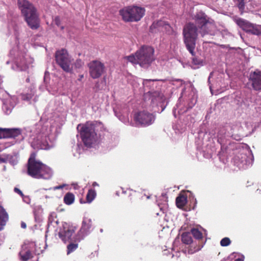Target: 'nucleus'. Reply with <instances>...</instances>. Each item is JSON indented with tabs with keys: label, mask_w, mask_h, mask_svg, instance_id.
<instances>
[{
	"label": "nucleus",
	"mask_w": 261,
	"mask_h": 261,
	"mask_svg": "<svg viewBox=\"0 0 261 261\" xmlns=\"http://www.w3.org/2000/svg\"><path fill=\"white\" fill-rule=\"evenodd\" d=\"M56 63L66 72H71L72 60L66 49L57 50L55 55Z\"/></svg>",
	"instance_id": "nucleus-7"
},
{
	"label": "nucleus",
	"mask_w": 261,
	"mask_h": 261,
	"mask_svg": "<svg viewBox=\"0 0 261 261\" xmlns=\"http://www.w3.org/2000/svg\"><path fill=\"white\" fill-rule=\"evenodd\" d=\"M87 66L90 75L93 79L100 77L106 70L105 64L99 60H93Z\"/></svg>",
	"instance_id": "nucleus-9"
},
{
	"label": "nucleus",
	"mask_w": 261,
	"mask_h": 261,
	"mask_svg": "<svg viewBox=\"0 0 261 261\" xmlns=\"http://www.w3.org/2000/svg\"><path fill=\"white\" fill-rule=\"evenodd\" d=\"M16 156L15 154L11 155L8 154H0V163L9 162L12 165H15Z\"/></svg>",
	"instance_id": "nucleus-17"
},
{
	"label": "nucleus",
	"mask_w": 261,
	"mask_h": 261,
	"mask_svg": "<svg viewBox=\"0 0 261 261\" xmlns=\"http://www.w3.org/2000/svg\"><path fill=\"white\" fill-rule=\"evenodd\" d=\"M195 54L194 56H192L193 57L192 58V64L196 65V66H201L202 65V60L197 57H195Z\"/></svg>",
	"instance_id": "nucleus-29"
},
{
	"label": "nucleus",
	"mask_w": 261,
	"mask_h": 261,
	"mask_svg": "<svg viewBox=\"0 0 261 261\" xmlns=\"http://www.w3.org/2000/svg\"><path fill=\"white\" fill-rule=\"evenodd\" d=\"M17 194H19L22 198L23 200L27 203H30L31 199L28 196H24L22 192L18 189H17Z\"/></svg>",
	"instance_id": "nucleus-32"
},
{
	"label": "nucleus",
	"mask_w": 261,
	"mask_h": 261,
	"mask_svg": "<svg viewBox=\"0 0 261 261\" xmlns=\"http://www.w3.org/2000/svg\"><path fill=\"white\" fill-rule=\"evenodd\" d=\"M21 227L23 229H25L27 228V224L24 222L22 221L21 222Z\"/></svg>",
	"instance_id": "nucleus-36"
},
{
	"label": "nucleus",
	"mask_w": 261,
	"mask_h": 261,
	"mask_svg": "<svg viewBox=\"0 0 261 261\" xmlns=\"http://www.w3.org/2000/svg\"><path fill=\"white\" fill-rule=\"evenodd\" d=\"M19 255L22 261H28L33 257V255L30 249L26 244L22 246L21 250L19 253Z\"/></svg>",
	"instance_id": "nucleus-13"
},
{
	"label": "nucleus",
	"mask_w": 261,
	"mask_h": 261,
	"mask_svg": "<svg viewBox=\"0 0 261 261\" xmlns=\"http://www.w3.org/2000/svg\"><path fill=\"white\" fill-rule=\"evenodd\" d=\"M76 227L67 223L62 225L59 232V237L64 243L71 241V237L75 232Z\"/></svg>",
	"instance_id": "nucleus-11"
},
{
	"label": "nucleus",
	"mask_w": 261,
	"mask_h": 261,
	"mask_svg": "<svg viewBox=\"0 0 261 261\" xmlns=\"http://www.w3.org/2000/svg\"><path fill=\"white\" fill-rule=\"evenodd\" d=\"M8 220V215L5 210L0 205V231L2 230Z\"/></svg>",
	"instance_id": "nucleus-18"
},
{
	"label": "nucleus",
	"mask_w": 261,
	"mask_h": 261,
	"mask_svg": "<svg viewBox=\"0 0 261 261\" xmlns=\"http://www.w3.org/2000/svg\"><path fill=\"white\" fill-rule=\"evenodd\" d=\"M92 186L93 187L98 186V184L96 182L94 181L92 184Z\"/></svg>",
	"instance_id": "nucleus-42"
},
{
	"label": "nucleus",
	"mask_w": 261,
	"mask_h": 261,
	"mask_svg": "<svg viewBox=\"0 0 261 261\" xmlns=\"http://www.w3.org/2000/svg\"><path fill=\"white\" fill-rule=\"evenodd\" d=\"M198 30L196 25L189 22L185 25L183 29L184 42L187 49L192 56H194L196 42L198 37Z\"/></svg>",
	"instance_id": "nucleus-5"
},
{
	"label": "nucleus",
	"mask_w": 261,
	"mask_h": 261,
	"mask_svg": "<svg viewBox=\"0 0 261 261\" xmlns=\"http://www.w3.org/2000/svg\"><path fill=\"white\" fill-rule=\"evenodd\" d=\"M22 98L23 100H29L30 99V97H29L28 95H22Z\"/></svg>",
	"instance_id": "nucleus-39"
},
{
	"label": "nucleus",
	"mask_w": 261,
	"mask_h": 261,
	"mask_svg": "<svg viewBox=\"0 0 261 261\" xmlns=\"http://www.w3.org/2000/svg\"><path fill=\"white\" fill-rule=\"evenodd\" d=\"M249 33L256 35H259L261 34L260 31L257 28L255 27L254 25L253 26Z\"/></svg>",
	"instance_id": "nucleus-33"
},
{
	"label": "nucleus",
	"mask_w": 261,
	"mask_h": 261,
	"mask_svg": "<svg viewBox=\"0 0 261 261\" xmlns=\"http://www.w3.org/2000/svg\"><path fill=\"white\" fill-rule=\"evenodd\" d=\"M75 197L73 193L70 192L67 193L64 197V202L67 205L72 204L74 201Z\"/></svg>",
	"instance_id": "nucleus-25"
},
{
	"label": "nucleus",
	"mask_w": 261,
	"mask_h": 261,
	"mask_svg": "<svg viewBox=\"0 0 261 261\" xmlns=\"http://www.w3.org/2000/svg\"><path fill=\"white\" fill-rule=\"evenodd\" d=\"M134 120L142 126H148L153 123L155 116L148 112L143 111L136 113Z\"/></svg>",
	"instance_id": "nucleus-10"
},
{
	"label": "nucleus",
	"mask_w": 261,
	"mask_h": 261,
	"mask_svg": "<svg viewBox=\"0 0 261 261\" xmlns=\"http://www.w3.org/2000/svg\"><path fill=\"white\" fill-rule=\"evenodd\" d=\"M83 76H83V75H81L80 76L81 79H82V78L83 77Z\"/></svg>",
	"instance_id": "nucleus-46"
},
{
	"label": "nucleus",
	"mask_w": 261,
	"mask_h": 261,
	"mask_svg": "<svg viewBox=\"0 0 261 261\" xmlns=\"http://www.w3.org/2000/svg\"><path fill=\"white\" fill-rule=\"evenodd\" d=\"M17 136L20 134V130L18 128L17 129Z\"/></svg>",
	"instance_id": "nucleus-43"
},
{
	"label": "nucleus",
	"mask_w": 261,
	"mask_h": 261,
	"mask_svg": "<svg viewBox=\"0 0 261 261\" xmlns=\"http://www.w3.org/2000/svg\"><path fill=\"white\" fill-rule=\"evenodd\" d=\"M154 49L148 46H143L135 54L124 58L133 64H139L142 67H147L154 60Z\"/></svg>",
	"instance_id": "nucleus-4"
},
{
	"label": "nucleus",
	"mask_w": 261,
	"mask_h": 261,
	"mask_svg": "<svg viewBox=\"0 0 261 261\" xmlns=\"http://www.w3.org/2000/svg\"><path fill=\"white\" fill-rule=\"evenodd\" d=\"M195 20L196 24L201 29H204L208 22L206 15L202 13H199L195 15Z\"/></svg>",
	"instance_id": "nucleus-15"
},
{
	"label": "nucleus",
	"mask_w": 261,
	"mask_h": 261,
	"mask_svg": "<svg viewBox=\"0 0 261 261\" xmlns=\"http://www.w3.org/2000/svg\"><path fill=\"white\" fill-rule=\"evenodd\" d=\"M181 237L182 242L185 244L190 245V246H191L193 243H195V242H193V241L190 232H183Z\"/></svg>",
	"instance_id": "nucleus-23"
},
{
	"label": "nucleus",
	"mask_w": 261,
	"mask_h": 261,
	"mask_svg": "<svg viewBox=\"0 0 261 261\" xmlns=\"http://www.w3.org/2000/svg\"><path fill=\"white\" fill-rule=\"evenodd\" d=\"M76 128L84 145L90 148L97 142L99 138L97 133L103 129V124L97 121H88L85 124H78Z\"/></svg>",
	"instance_id": "nucleus-1"
},
{
	"label": "nucleus",
	"mask_w": 261,
	"mask_h": 261,
	"mask_svg": "<svg viewBox=\"0 0 261 261\" xmlns=\"http://www.w3.org/2000/svg\"><path fill=\"white\" fill-rule=\"evenodd\" d=\"M190 232L194 238L198 242V243H197L196 241L195 243H193L188 248L187 251L188 254H192L199 251L203 247V236L202 233L196 228H192Z\"/></svg>",
	"instance_id": "nucleus-8"
},
{
	"label": "nucleus",
	"mask_w": 261,
	"mask_h": 261,
	"mask_svg": "<svg viewBox=\"0 0 261 261\" xmlns=\"http://www.w3.org/2000/svg\"><path fill=\"white\" fill-rule=\"evenodd\" d=\"M27 82H29V79H27Z\"/></svg>",
	"instance_id": "nucleus-47"
},
{
	"label": "nucleus",
	"mask_w": 261,
	"mask_h": 261,
	"mask_svg": "<svg viewBox=\"0 0 261 261\" xmlns=\"http://www.w3.org/2000/svg\"><path fill=\"white\" fill-rule=\"evenodd\" d=\"M244 256H242L241 258H238L234 260V261H244Z\"/></svg>",
	"instance_id": "nucleus-41"
},
{
	"label": "nucleus",
	"mask_w": 261,
	"mask_h": 261,
	"mask_svg": "<svg viewBox=\"0 0 261 261\" xmlns=\"http://www.w3.org/2000/svg\"><path fill=\"white\" fill-rule=\"evenodd\" d=\"M55 23L58 27L61 24V20L59 16H56L54 19Z\"/></svg>",
	"instance_id": "nucleus-35"
},
{
	"label": "nucleus",
	"mask_w": 261,
	"mask_h": 261,
	"mask_svg": "<svg viewBox=\"0 0 261 261\" xmlns=\"http://www.w3.org/2000/svg\"><path fill=\"white\" fill-rule=\"evenodd\" d=\"M231 243V241L229 238L225 237L223 238L220 241V245L221 246L226 247L229 245Z\"/></svg>",
	"instance_id": "nucleus-30"
},
{
	"label": "nucleus",
	"mask_w": 261,
	"mask_h": 261,
	"mask_svg": "<svg viewBox=\"0 0 261 261\" xmlns=\"http://www.w3.org/2000/svg\"><path fill=\"white\" fill-rule=\"evenodd\" d=\"M3 128L0 127V139L3 138Z\"/></svg>",
	"instance_id": "nucleus-40"
},
{
	"label": "nucleus",
	"mask_w": 261,
	"mask_h": 261,
	"mask_svg": "<svg viewBox=\"0 0 261 261\" xmlns=\"http://www.w3.org/2000/svg\"><path fill=\"white\" fill-rule=\"evenodd\" d=\"M78 247V244L76 243H71L67 245V253L69 254L74 251Z\"/></svg>",
	"instance_id": "nucleus-28"
},
{
	"label": "nucleus",
	"mask_w": 261,
	"mask_h": 261,
	"mask_svg": "<svg viewBox=\"0 0 261 261\" xmlns=\"http://www.w3.org/2000/svg\"><path fill=\"white\" fill-rule=\"evenodd\" d=\"M16 191H17L16 187H15L14 188V191L15 193H16Z\"/></svg>",
	"instance_id": "nucleus-44"
},
{
	"label": "nucleus",
	"mask_w": 261,
	"mask_h": 261,
	"mask_svg": "<svg viewBox=\"0 0 261 261\" xmlns=\"http://www.w3.org/2000/svg\"><path fill=\"white\" fill-rule=\"evenodd\" d=\"M17 5L28 26L32 30H37L40 20L34 6L27 0H17Z\"/></svg>",
	"instance_id": "nucleus-3"
},
{
	"label": "nucleus",
	"mask_w": 261,
	"mask_h": 261,
	"mask_svg": "<svg viewBox=\"0 0 261 261\" xmlns=\"http://www.w3.org/2000/svg\"><path fill=\"white\" fill-rule=\"evenodd\" d=\"M236 23L246 32L249 33L253 26L252 23L244 19L239 18L235 19Z\"/></svg>",
	"instance_id": "nucleus-14"
},
{
	"label": "nucleus",
	"mask_w": 261,
	"mask_h": 261,
	"mask_svg": "<svg viewBox=\"0 0 261 261\" xmlns=\"http://www.w3.org/2000/svg\"><path fill=\"white\" fill-rule=\"evenodd\" d=\"M96 193L93 189H89L86 195V201L88 203H91L95 198Z\"/></svg>",
	"instance_id": "nucleus-26"
},
{
	"label": "nucleus",
	"mask_w": 261,
	"mask_h": 261,
	"mask_svg": "<svg viewBox=\"0 0 261 261\" xmlns=\"http://www.w3.org/2000/svg\"><path fill=\"white\" fill-rule=\"evenodd\" d=\"M187 203V196L180 194L176 198V204L179 208H183Z\"/></svg>",
	"instance_id": "nucleus-20"
},
{
	"label": "nucleus",
	"mask_w": 261,
	"mask_h": 261,
	"mask_svg": "<svg viewBox=\"0 0 261 261\" xmlns=\"http://www.w3.org/2000/svg\"><path fill=\"white\" fill-rule=\"evenodd\" d=\"M64 27L63 26H62V27H61V29L62 30H63V29H64Z\"/></svg>",
	"instance_id": "nucleus-45"
},
{
	"label": "nucleus",
	"mask_w": 261,
	"mask_h": 261,
	"mask_svg": "<svg viewBox=\"0 0 261 261\" xmlns=\"http://www.w3.org/2000/svg\"><path fill=\"white\" fill-rule=\"evenodd\" d=\"M64 186H65V185H60V186H58L55 187H54V190H58V189H62L64 187Z\"/></svg>",
	"instance_id": "nucleus-37"
},
{
	"label": "nucleus",
	"mask_w": 261,
	"mask_h": 261,
	"mask_svg": "<svg viewBox=\"0 0 261 261\" xmlns=\"http://www.w3.org/2000/svg\"><path fill=\"white\" fill-rule=\"evenodd\" d=\"M27 173L35 178L49 179L51 176L50 168L37 158V153H31L27 163Z\"/></svg>",
	"instance_id": "nucleus-2"
},
{
	"label": "nucleus",
	"mask_w": 261,
	"mask_h": 261,
	"mask_svg": "<svg viewBox=\"0 0 261 261\" xmlns=\"http://www.w3.org/2000/svg\"><path fill=\"white\" fill-rule=\"evenodd\" d=\"M3 111L6 114H10L11 113L14 106V103L12 102L11 99H5L3 100Z\"/></svg>",
	"instance_id": "nucleus-16"
},
{
	"label": "nucleus",
	"mask_w": 261,
	"mask_h": 261,
	"mask_svg": "<svg viewBox=\"0 0 261 261\" xmlns=\"http://www.w3.org/2000/svg\"><path fill=\"white\" fill-rule=\"evenodd\" d=\"M222 261H228V260H222Z\"/></svg>",
	"instance_id": "nucleus-48"
},
{
	"label": "nucleus",
	"mask_w": 261,
	"mask_h": 261,
	"mask_svg": "<svg viewBox=\"0 0 261 261\" xmlns=\"http://www.w3.org/2000/svg\"><path fill=\"white\" fill-rule=\"evenodd\" d=\"M165 24V22L162 20H159L157 21H154L150 27V31L151 32H154V29H159L161 27H163Z\"/></svg>",
	"instance_id": "nucleus-27"
},
{
	"label": "nucleus",
	"mask_w": 261,
	"mask_h": 261,
	"mask_svg": "<svg viewBox=\"0 0 261 261\" xmlns=\"http://www.w3.org/2000/svg\"><path fill=\"white\" fill-rule=\"evenodd\" d=\"M145 9L138 6H127L119 11V14L125 22L138 21L144 16Z\"/></svg>",
	"instance_id": "nucleus-6"
},
{
	"label": "nucleus",
	"mask_w": 261,
	"mask_h": 261,
	"mask_svg": "<svg viewBox=\"0 0 261 261\" xmlns=\"http://www.w3.org/2000/svg\"><path fill=\"white\" fill-rule=\"evenodd\" d=\"M128 193L129 195L128 200L130 202H132L135 200L137 193L136 191H134L133 190H128Z\"/></svg>",
	"instance_id": "nucleus-31"
},
{
	"label": "nucleus",
	"mask_w": 261,
	"mask_h": 261,
	"mask_svg": "<svg viewBox=\"0 0 261 261\" xmlns=\"http://www.w3.org/2000/svg\"><path fill=\"white\" fill-rule=\"evenodd\" d=\"M92 220L88 218H84L82 222V226L81 231L87 233L92 227Z\"/></svg>",
	"instance_id": "nucleus-22"
},
{
	"label": "nucleus",
	"mask_w": 261,
	"mask_h": 261,
	"mask_svg": "<svg viewBox=\"0 0 261 261\" xmlns=\"http://www.w3.org/2000/svg\"><path fill=\"white\" fill-rule=\"evenodd\" d=\"M249 81L251 82L252 88L254 90H261V71L258 70L251 72L249 75Z\"/></svg>",
	"instance_id": "nucleus-12"
},
{
	"label": "nucleus",
	"mask_w": 261,
	"mask_h": 261,
	"mask_svg": "<svg viewBox=\"0 0 261 261\" xmlns=\"http://www.w3.org/2000/svg\"><path fill=\"white\" fill-rule=\"evenodd\" d=\"M16 136V128H3V138H13Z\"/></svg>",
	"instance_id": "nucleus-21"
},
{
	"label": "nucleus",
	"mask_w": 261,
	"mask_h": 261,
	"mask_svg": "<svg viewBox=\"0 0 261 261\" xmlns=\"http://www.w3.org/2000/svg\"><path fill=\"white\" fill-rule=\"evenodd\" d=\"M226 131L224 129H220L217 135V142L221 145V149L225 141Z\"/></svg>",
	"instance_id": "nucleus-24"
},
{
	"label": "nucleus",
	"mask_w": 261,
	"mask_h": 261,
	"mask_svg": "<svg viewBox=\"0 0 261 261\" xmlns=\"http://www.w3.org/2000/svg\"><path fill=\"white\" fill-rule=\"evenodd\" d=\"M82 64H83V62H82V61L81 60L76 61V66L79 65L81 66H82Z\"/></svg>",
	"instance_id": "nucleus-38"
},
{
	"label": "nucleus",
	"mask_w": 261,
	"mask_h": 261,
	"mask_svg": "<svg viewBox=\"0 0 261 261\" xmlns=\"http://www.w3.org/2000/svg\"><path fill=\"white\" fill-rule=\"evenodd\" d=\"M16 50L14 47L10 50L9 54V59L7 61V64H11V68L13 70L15 69V66H16V60L15 57Z\"/></svg>",
	"instance_id": "nucleus-19"
},
{
	"label": "nucleus",
	"mask_w": 261,
	"mask_h": 261,
	"mask_svg": "<svg viewBox=\"0 0 261 261\" xmlns=\"http://www.w3.org/2000/svg\"><path fill=\"white\" fill-rule=\"evenodd\" d=\"M238 8L240 9H244L245 7V3L244 0H241L240 1H238Z\"/></svg>",
	"instance_id": "nucleus-34"
}]
</instances>
